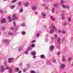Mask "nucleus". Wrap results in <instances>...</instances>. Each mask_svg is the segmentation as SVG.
<instances>
[{
    "label": "nucleus",
    "mask_w": 73,
    "mask_h": 73,
    "mask_svg": "<svg viewBox=\"0 0 73 73\" xmlns=\"http://www.w3.org/2000/svg\"><path fill=\"white\" fill-rule=\"evenodd\" d=\"M54 8H52V13H54Z\"/></svg>",
    "instance_id": "nucleus-34"
},
{
    "label": "nucleus",
    "mask_w": 73,
    "mask_h": 73,
    "mask_svg": "<svg viewBox=\"0 0 73 73\" xmlns=\"http://www.w3.org/2000/svg\"><path fill=\"white\" fill-rule=\"evenodd\" d=\"M0 13H3V10L0 11Z\"/></svg>",
    "instance_id": "nucleus-50"
},
{
    "label": "nucleus",
    "mask_w": 73,
    "mask_h": 73,
    "mask_svg": "<svg viewBox=\"0 0 73 73\" xmlns=\"http://www.w3.org/2000/svg\"><path fill=\"white\" fill-rule=\"evenodd\" d=\"M57 41L58 45H60V44H61V38L60 37H58V38Z\"/></svg>",
    "instance_id": "nucleus-3"
},
{
    "label": "nucleus",
    "mask_w": 73,
    "mask_h": 73,
    "mask_svg": "<svg viewBox=\"0 0 73 73\" xmlns=\"http://www.w3.org/2000/svg\"><path fill=\"white\" fill-rule=\"evenodd\" d=\"M47 62H48V64H49V65H50V61H48Z\"/></svg>",
    "instance_id": "nucleus-48"
},
{
    "label": "nucleus",
    "mask_w": 73,
    "mask_h": 73,
    "mask_svg": "<svg viewBox=\"0 0 73 73\" xmlns=\"http://www.w3.org/2000/svg\"><path fill=\"white\" fill-rule=\"evenodd\" d=\"M50 19H51V20H52V21H54L55 20V19H54V18H53V17L52 16H51L50 17Z\"/></svg>",
    "instance_id": "nucleus-21"
},
{
    "label": "nucleus",
    "mask_w": 73,
    "mask_h": 73,
    "mask_svg": "<svg viewBox=\"0 0 73 73\" xmlns=\"http://www.w3.org/2000/svg\"><path fill=\"white\" fill-rule=\"evenodd\" d=\"M8 19H9L10 22L11 21V18L9 16L8 17Z\"/></svg>",
    "instance_id": "nucleus-33"
},
{
    "label": "nucleus",
    "mask_w": 73,
    "mask_h": 73,
    "mask_svg": "<svg viewBox=\"0 0 73 73\" xmlns=\"http://www.w3.org/2000/svg\"><path fill=\"white\" fill-rule=\"evenodd\" d=\"M6 68V69H9V67L8 66H7Z\"/></svg>",
    "instance_id": "nucleus-47"
},
{
    "label": "nucleus",
    "mask_w": 73,
    "mask_h": 73,
    "mask_svg": "<svg viewBox=\"0 0 73 73\" xmlns=\"http://www.w3.org/2000/svg\"><path fill=\"white\" fill-rule=\"evenodd\" d=\"M42 6H44L45 5V4H42Z\"/></svg>",
    "instance_id": "nucleus-60"
},
{
    "label": "nucleus",
    "mask_w": 73,
    "mask_h": 73,
    "mask_svg": "<svg viewBox=\"0 0 73 73\" xmlns=\"http://www.w3.org/2000/svg\"><path fill=\"white\" fill-rule=\"evenodd\" d=\"M40 57L41 58H44L45 57V55L44 54H42L40 55Z\"/></svg>",
    "instance_id": "nucleus-18"
},
{
    "label": "nucleus",
    "mask_w": 73,
    "mask_h": 73,
    "mask_svg": "<svg viewBox=\"0 0 73 73\" xmlns=\"http://www.w3.org/2000/svg\"><path fill=\"white\" fill-rule=\"evenodd\" d=\"M4 41L6 42V44H9V41H8V40L7 39H6L5 40H4Z\"/></svg>",
    "instance_id": "nucleus-12"
},
{
    "label": "nucleus",
    "mask_w": 73,
    "mask_h": 73,
    "mask_svg": "<svg viewBox=\"0 0 73 73\" xmlns=\"http://www.w3.org/2000/svg\"><path fill=\"white\" fill-rule=\"evenodd\" d=\"M69 61H70L72 60V58H69L68 59Z\"/></svg>",
    "instance_id": "nucleus-49"
},
{
    "label": "nucleus",
    "mask_w": 73,
    "mask_h": 73,
    "mask_svg": "<svg viewBox=\"0 0 73 73\" xmlns=\"http://www.w3.org/2000/svg\"><path fill=\"white\" fill-rule=\"evenodd\" d=\"M53 62L54 63H56V60H54L53 61Z\"/></svg>",
    "instance_id": "nucleus-51"
},
{
    "label": "nucleus",
    "mask_w": 73,
    "mask_h": 73,
    "mask_svg": "<svg viewBox=\"0 0 73 73\" xmlns=\"http://www.w3.org/2000/svg\"><path fill=\"white\" fill-rule=\"evenodd\" d=\"M65 37H63L62 39L63 41H65Z\"/></svg>",
    "instance_id": "nucleus-53"
},
{
    "label": "nucleus",
    "mask_w": 73,
    "mask_h": 73,
    "mask_svg": "<svg viewBox=\"0 0 73 73\" xmlns=\"http://www.w3.org/2000/svg\"><path fill=\"white\" fill-rule=\"evenodd\" d=\"M32 48H34V47H35V44H32Z\"/></svg>",
    "instance_id": "nucleus-38"
},
{
    "label": "nucleus",
    "mask_w": 73,
    "mask_h": 73,
    "mask_svg": "<svg viewBox=\"0 0 73 73\" xmlns=\"http://www.w3.org/2000/svg\"><path fill=\"white\" fill-rule=\"evenodd\" d=\"M62 33H63V34H65L66 32L64 31H62Z\"/></svg>",
    "instance_id": "nucleus-42"
},
{
    "label": "nucleus",
    "mask_w": 73,
    "mask_h": 73,
    "mask_svg": "<svg viewBox=\"0 0 73 73\" xmlns=\"http://www.w3.org/2000/svg\"><path fill=\"white\" fill-rule=\"evenodd\" d=\"M15 7V5H12L10 6V8L11 9H14Z\"/></svg>",
    "instance_id": "nucleus-15"
},
{
    "label": "nucleus",
    "mask_w": 73,
    "mask_h": 73,
    "mask_svg": "<svg viewBox=\"0 0 73 73\" xmlns=\"http://www.w3.org/2000/svg\"><path fill=\"white\" fill-rule=\"evenodd\" d=\"M65 64H62L60 65V68L61 69H64V68H65Z\"/></svg>",
    "instance_id": "nucleus-5"
},
{
    "label": "nucleus",
    "mask_w": 73,
    "mask_h": 73,
    "mask_svg": "<svg viewBox=\"0 0 73 73\" xmlns=\"http://www.w3.org/2000/svg\"><path fill=\"white\" fill-rule=\"evenodd\" d=\"M5 69L4 68V66H2L1 68V72H4L5 71Z\"/></svg>",
    "instance_id": "nucleus-1"
},
{
    "label": "nucleus",
    "mask_w": 73,
    "mask_h": 73,
    "mask_svg": "<svg viewBox=\"0 0 73 73\" xmlns=\"http://www.w3.org/2000/svg\"><path fill=\"white\" fill-rule=\"evenodd\" d=\"M10 29H11V30H13L14 29V28L13 27H11L10 28Z\"/></svg>",
    "instance_id": "nucleus-55"
},
{
    "label": "nucleus",
    "mask_w": 73,
    "mask_h": 73,
    "mask_svg": "<svg viewBox=\"0 0 73 73\" xmlns=\"http://www.w3.org/2000/svg\"><path fill=\"white\" fill-rule=\"evenodd\" d=\"M41 14L42 18H45V17H46V14L45 13H41Z\"/></svg>",
    "instance_id": "nucleus-2"
},
{
    "label": "nucleus",
    "mask_w": 73,
    "mask_h": 73,
    "mask_svg": "<svg viewBox=\"0 0 73 73\" xmlns=\"http://www.w3.org/2000/svg\"><path fill=\"white\" fill-rule=\"evenodd\" d=\"M66 9H69V8H70V7L69 6H68L67 5H66Z\"/></svg>",
    "instance_id": "nucleus-26"
},
{
    "label": "nucleus",
    "mask_w": 73,
    "mask_h": 73,
    "mask_svg": "<svg viewBox=\"0 0 73 73\" xmlns=\"http://www.w3.org/2000/svg\"><path fill=\"white\" fill-rule=\"evenodd\" d=\"M29 5V2H27L24 4V5L25 7H28Z\"/></svg>",
    "instance_id": "nucleus-8"
},
{
    "label": "nucleus",
    "mask_w": 73,
    "mask_h": 73,
    "mask_svg": "<svg viewBox=\"0 0 73 73\" xmlns=\"http://www.w3.org/2000/svg\"><path fill=\"white\" fill-rule=\"evenodd\" d=\"M54 46H53V45H52L51 46L50 48V49L51 50H53V49H54Z\"/></svg>",
    "instance_id": "nucleus-7"
},
{
    "label": "nucleus",
    "mask_w": 73,
    "mask_h": 73,
    "mask_svg": "<svg viewBox=\"0 0 73 73\" xmlns=\"http://www.w3.org/2000/svg\"><path fill=\"white\" fill-rule=\"evenodd\" d=\"M58 3H56L54 5V7H57V8H58Z\"/></svg>",
    "instance_id": "nucleus-23"
},
{
    "label": "nucleus",
    "mask_w": 73,
    "mask_h": 73,
    "mask_svg": "<svg viewBox=\"0 0 73 73\" xmlns=\"http://www.w3.org/2000/svg\"><path fill=\"white\" fill-rule=\"evenodd\" d=\"M32 9L33 11H35L37 9V7L36 6H34L32 7Z\"/></svg>",
    "instance_id": "nucleus-6"
},
{
    "label": "nucleus",
    "mask_w": 73,
    "mask_h": 73,
    "mask_svg": "<svg viewBox=\"0 0 73 73\" xmlns=\"http://www.w3.org/2000/svg\"><path fill=\"white\" fill-rule=\"evenodd\" d=\"M65 16V14H63L62 15V20H64L65 19V17L64 16Z\"/></svg>",
    "instance_id": "nucleus-13"
},
{
    "label": "nucleus",
    "mask_w": 73,
    "mask_h": 73,
    "mask_svg": "<svg viewBox=\"0 0 73 73\" xmlns=\"http://www.w3.org/2000/svg\"><path fill=\"white\" fill-rule=\"evenodd\" d=\"M20 70L19 68H15V72H19Z\"/></svg>",
    "instance_id": "nucleus-11"
},
{
    "label": "nucleus",
    "mask_w": 73,
    "mask_h": 73,
    "mask_svg": "<svg viewBox=\"0 0 73 73\" xmlns=\"http://www.w3.org/2000/svg\"><path fill=\"white\" fill-rule=\"evenodd\" d=\"M62 13H65V11L64 10H62Z\"/></svg>",
    "instance_id": "nucleus-61"
},
{
    "label": "nucleus",
    "mask_w": 73,
    "mask_h": 73,
    "mask_svg": "<svg viewBox=\"0 0 73 73\" xmlns=\"http://www.w3.org/2000/svg\"><path fill=\"white\" fill-rule=\"evenodd\" d=\"M18 73H21V71H19L18 72Z\"/></svg>",
    "instance_id": "nucleus-63"
},
{
    "label": "nucleus",
    "mask_w": 73,
    "mask_h": 73,
    "mask_svg": "<svg viewBox=\"0 0 73 73\" xmlns=\"http://www.w3.org/2000/svg\"><path fill=\"white\" fill-rule=\"evenodd\" d=\"M7 64V62H5V65H6V64Z\"/></svg>",
    "instance_id": "nucleus-62"
},
{
    "label": "nucleus",
    "mask_w": 73,
    "mask_h": 73,
    "mask_svg": "<svg viewBox=\"0 0 73 73\" xmlns=\"http://www.w3.org/2000/svg\"><path fill=\"white\" fill-rule=\"evenodd\" d=\"M70 18H69L68 19V21H71Z\"/></svg>",
    "instance_id": "nucleus-43"
},
{
    "label": "nucleus",
    "mask_w": 73,
    "mask_h": 73,
    "mask_svg": "<svg viewBox=\"0 0 73 73\" xmlns=\"http://www.w3.org/2000/svg\"><path fill=\"white\" fill-rule=\"evenodd\" d=\"M31 73H36L33 70H31Z\"/></svg>",
    "instance_id": "nucleus-44"
},
{
    "label": "nucleus",
    "mask_w": 73,
    "mask_h": 73,
    "mask_svg": "<svg viewBox=\"0 0 73 73\" xmlns=\"http://www.w3.org/2000/svg\"><path fill=\"white\" fill-rule=\"evenodd\" d=\"M68 24V23L66 22H65L64 23V25H66Z\"/></svg>",
    "instance_id": "nucleus-32"
},
{
    "label": "nucleus",
    "mask_w": 73,
    "mask_h": 73,
    "mask_svg": "<svg viewBox=\"0 0 73 73\" xmlns=\"http://www.w3.org/2000/svg\"><path fill=\"white\" fill-rule=\"evenodd\" d=\"M39 36H40V34H39L38 33H37L36 34V37H39Z\"/></svg>",
    "instance_id": "nucleus-37"
},
{
    "label": "nucleus",
    "mask_w": 73,
    "mask_h": 73,
    "mask_svg": "<svg viewBox=\"0 0 73 73\" xmlns=\"http://www.w3.org/2000/svg\"><path fill=\"white\" fill-rule=\"evenodd\" d=\"M45 9H48V7L46 6L45 7Z\"/></svg>",
    "instance_id": "nucleus-56"
},
{
    "label": "nucleus",
    "mask_w": 73,
    "mask_h": 73,
    "mask_svg": "<svg viewBox=\"0 0 73 73\" xmlns=\"http://www.w3.org/2000/svg\"><path fill=\"white\" fill-rule=\"evenodd\" d=\"M13 17L15 19H17V17H16V15L15 14H14L13 15Z\"/></svg>",
    "instance_id": "nucleus-17"
},
{
    "label": "nucleus",
    "mask_w": 73,
    "mask_h": 73,
    "mask_svg": "<svg viewBox=\"0 0 73 73\" xmlns=\"http://www.w3.org/2000/svg\"><path fill=\"white\" fill-rule=\"evenodd\" d=\"M22 35H25V31H23L22 32Z\"/></svg>",
    "instance_id": "nucleus-36"
},
{
    "label": "nucleus",
    "mask_w": 73,
    "mask_h": 73,
    "mask_svg": "<svg viewBox=\"0 0 73 73\" xmlns=\"http://www.w3.org/2000/svg\"><path fill=\"white\" fill-rule=\"evenodd\" d=\"M1 22L2 23H6V19L4 18L2 19L1 20Z\"/></svg>",
    "instance_id": "nucleus-4"
},
{
    "label": "nucleus",
    "mask_w": 73,
    "mask_h": 73,
    "mask_svg": "<svg viewBox=\"0 0 73 73\" xmlns=\"http://www.w3.org/2000/svg\"><path fill=\"white\" fill-rule=\"evenodd\" d=\"M62 60L63 62H65V61H66V59L65 58V56H63L62 57Z\"/></svg>",
    "instance_id": "nucleus-9"
},
{
    "label": "nucleus",
    "mask_w": 73,
    "mask_h": 73,
    "mask_svg": "<svg viewBox=\"0 0 73 73\" xmlns=\"http://www.w3.org/2000/svg\"><path fill=\"white\" fill-rule=\"evenodd\" d=\"M23 46L20 47H19V51H20L21 50H22V49H23Z\"/></svg>",
    "instance_id": "nucleus-19"
},
{
    "label": "nucleus",
    "mask_w": 73,
    "mask_h": 73,
    "mask_svg": "<svg viewBox=\"0 0 73 73\" xmlns=\"http://www.w3.org/2000/svg\"><path fill=\"white\" fill-rule=\"evenodd\" d=\"M15 18L13 19V21H15Z\"/></svg>",
    "instance_id": "nucleus-64"
},
{
    "label": "nucleus",
    "mask_w": 73,
    "mask_h": 73,
    "mask_svg": "<svg viewBox=\"0 0 73 73\" xmlns=\"http://www.w3.org/2000/svg\"><path fill=\"white\" fill-rule=\"evenodd\" d=\"M57 55H58L60 54V52H58L57 53Z\"/></svg>",
    "instance_id": "nucleus-45"
},
{
    "label": "nucleus",
    "mask_w": 73,
    "mask_h": 73,
    "mask_svg": "<svg viewBox=\"0 0 73 73\" xmlns=\"http://www.w3.org/2000/svg\"><path fill=\"white\" fill-rule=\"evenodd\" d=\"M6 29L5 27H3L2 28V31H4Z\"/></svg>",
    "instance_id": "nucleus-28"
},
{
    "label": "nucleus",
    "mask_w": 73,
    "mask_h": 73,
    "mask_svg": "<svg viewBox=\"0 0 73 73\" xmlns=\"http://www.w3.org/2000/svg\"><path fill=\"white\" fill-rule=\"evenodd\" d=\"M27 49L29 50H29H32V47L29 46L28 47V48Z\"/></svg>",
    "instance_id": "nucleus-29"
},
{
    "label": "nucleus",
    "mask_w": 73,
    "mask_h": 73,
    "mask_svg": "<svg viewBox=\"0 0 73 73\" xmlns=\"http://www.w3.org/2000/svg\"><path fill=\"white\" fill-rule=\"evenodd\" d=\"M13 23L14 24V26H16V23H15V22H13Z\"/></svg>",
    "instance_id": "nucleus-54"
},
{
    "label": "nucleus",
    "mask_w": 73,
    "mask_h": 73,
    "mask_svg": "<svg viewBox=\"0 0 73 73\" xmlns=\"http://www.w3.org/2000/svg\"><path fill=\"white\" fill-rule=\"evenodd\" d=\"M58 32L59 33H61V31L60 30H59L58 31Z\"/></svg>",
    "instance_id": "nucleus-59"
},
{
    "label": "nucleus",
    "mask_w": 73,
    "mask_h": 73,
    "mask_svg": "<svg viewBox=\"0 0 73 73\" xmlns=\"http://www.w3.org/2000/svg\"><path fill=\"white\" fill-rule=\"evenodd\" d=\"M54 37L55 38H58V35L56 34L55 35H54Z\"/></svg>",
    "instance_id": "nucleus-25"
},
{
    "label": "nucleus",
    "mask_w": 73,
    "mask_h": 73,
    "mask_svg": "<svg viewBox=\"0 0 73 73\" xmlns=\"http://www.w3.org/2000/svg\"><path fill=\"white\" fill-rule=\"evenodd\" d=\"M26 70H27V68H24L23 70V72H26Z\"/></svg>",
    "instance_id": "nucleus-39"
},
{
    "label": "nucleus",
    "mask_w": 73,
    "mask_h": 73,
    "mask_svg": "<svg viewBox=\"0 0 73 73\" xmlns=\"http://www.w3.org/2000/svg\"><path fill=\"white\" fill-rule=\"evenodd\" d=\"M62 7L64 8H66V5H62Z\"/></svg>",
    "instance_id": "nucleus-40"
},
{
    "label": "nucleus",
    "mask_w": 73,
    "mask_h": 73,
    "mask_svg": "<svg viewBox=\"0 0 73 73\" xmlns=\"http://www.w3.org/2000/svg\"><path fill=\"white\" fill-rule=\"evenodd\" d=\"M9 71L10 73H12V68H10V69L9 70Z\"/></svg>",
    "instance_id": "nucleus-24"
},
{
    "label": "nucleus",
    "mask_w": 73,
    "mask_h": 73,
    "mask_svg": "<svg viewBox=\"0 0 73 73\" xmlns=\"http://www.w3.org/2000/svg\"><path fill=\"white\" fill-rule=\"evenodd\" d=\"M12 59V58H9L8 61V62H9V63H11V60Z\"/></svg>",
    "instance_id": "nucleus-16"
},
{
    "label": "nucleus",
    "mask_w": 73,
    "mask_h": 73,
    "mask_svg": "<svg viewBox=\"0 0 73 73\" xmlns=\"http://www.w3.org/2000/svg\"><path fill=\"white\" fill-rule=\"evenodd\" d=\"M16 1H17V0H13V1H12L11 3H15V2H16Z\"/></svg>",
    "instance_id": "nucleus-35"
},
{
    "label": "nucleus",
    "mask_w": 73,
    "mask_h": 73,
    "mask_svg": "<svg viewBox=\"0 0 73 73\" xmlns=\"http://www.w3.org/2000/svg\"><path fill=\"white\" fill-rule=\"evenodd\" d=\"M52 27L54 29H55V27L53 26V25H52Z\"/></svg>",
    "instance_id": "nucleus-57"
},
{
    "label": "nucleus",
    "mask_w": 73,
    "mask_h": 73,
    "mask_svg": "<svg viewBox=\"0 0 73 73\" xmlns=\"http://www.w3.org/2000/svg\"><path fill=\"white\" fill-rule=\"evenodd\" d=\"M36 42V40H33L32 41V43H34V42Z\"/></svg>",
    "instance_id": "nucleus-52"
},
{
    "label": "nucleus",
    "mask_w": 73,
    "mask_h": 73,
    "mask_svg": "<svg viewBox=\"0 0 73 73\" xmlns=\"http://www.w3.org/2000/svg\"><path fill=\"white\" fill-rule=\"evenodd\" d=\"M21 4V2H19L18 4V5H20Z\"/></svg>",
    "instance_id": "nucleus-58"
},
{
    "label": "nucleus",
    "mask_w": 73,
    "mask_h": 73,
    "mask_svg": "<svg viewBox=\"0 0 73 73\" xmlns=\"http://www.w3.org/2000/svg\"><path fill=\"white\" fill-rule=\"evenodd\" d=\"M36 52L35 51H34L33 52L31 53L32 55H33V56H34V55H36Z\"/></svg>",
    "instance_id": "nucleus-20"
},
{
    "label": "nucleus",
    "mask_w": 73,
    "mask_h": 73,
    "mask_svg": "<svg viewBox=\"0 0 73 73\" xmlns=\"http://www.w3.org/2000/svg\"><path fill=\"white\" fill-rule=\"evenodd\" d=\"M64 3H65V1H64L62 0L60 2V4H64Z\"/></svg>",
    "instance_id": "nucleus-30"
},
{
    "label": "nucleus",
    "mask_w": 73,
    "mask_h": 73,
    "mask_svg": "<svg viewBox=\"0 0 73 73\" xmlns=\"http://www.w3.org/2000/svg\"><path fill=\"white\" fill-rule=\"evenodd\" d=\"M13 34V33H12L10 32L9 33V35H12Z\"/></svg>",
    "instance_id": "nucleus-41"
},
{
    "label": "nucleus",
    "mask_w": 73,
    "mask_h": 73,
    "mask_svg": "<svg viewBox=\"0 0 73 73\" xmlns=\"http://www.w3.org/2000/svg\"><path fill=\"white\" fill-rule=\"evenodd\" d=\"M21 25L22 27H25V24L24 23H22Z\"/></svg>",
    "instance_id": "nucleus-22"
},
{
    "label": "nucleus",
    "mask_w": 73,
    "mask_h": 73,
    "mask_svg": "<svg viewBox=\"0 0 73 73\" xmlns=\"http://www.w3.org/2000/svg\"><path fill=\"white\" fill-rule=\"evenodd\" d=\"M29 65H30V64L29 63H28V64H26L27 66V68H29Z\"/></svg>",
    "instance_id": "nucleus-31"
},
{
    "label": "nucleus",
    "mask_w": 73,
    "mask_h": 73,
    "mask_svg": "<svg viewBox=\"0 0 73 73\" xmlns=\"http://www.w3.org/2000/svg\"><path fill=\"white\" fill-rule=\"evenodd\" d=\"M36 56L35 55H34L33 56V58H36Z\"/></svg>",
    "instance_id": "nucleus-46"
},
{
    "label": "nucleus",
    "mask_w": 73,
    "mask_h": 73,
    "mask_svg": "<svg viewBox=\"0 0 73 73\" xmlns=\"http://www.w3.org/2000/svg\"><path fill=\"white\" fill-rule=\"evenodd\" d=\"M54 33V30L51 28L50 30V33Z\"/></svg>",
    "instance_id": "nucleus-14"
},
{
    "label": "nucleus",
    "mask_w": 73,
    "mask_h": 73,
    "mask_svg": "<svg viewBox=\"0 0 73 73\" xmlns=\"http://www.w3.org/2000/svg\"><path fill=\"white\" fill-rule=\"evenodd\" d=\"M29 52V49L26 50L25 52V54H28Z\"/></svg>",
    "instance_id": "nucleus-10"
},
{
    "label": "nucleus",
    "mask_w": 73,
    "mask_h": 73,
    "mask_svg": "<svg viewBox=\"0 0 73 73\" xmlns=\"http://www.w3.org/2000/svg\"><path fill=\"white\" fill-rule=\"evenodd\" d=\"M23 9H21L19 10V12L20 13H22V12H23Z\"/></svg>",
    "instance_id": "nucleus-27"
}]
</instances>
